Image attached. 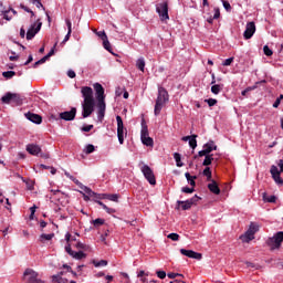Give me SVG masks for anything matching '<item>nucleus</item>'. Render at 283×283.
Instances as JSON below:
<instances>
[{
	"mask_svg": "<svg viewBox=\"0 0 283 283\" xmlns=\"http://www.w3.org/2000/svg\"><path fill=\"white\" fill-rule=\"evenodd\" d=\"M81 94L83 96L82 102V116L83 118H90L94 113V107H96V101L94 99V90L90 86H83L81 88Z\"/></svg>",
	"mask_w": 283,
	"mask_h": 283,
	"instance_id": "1",
	"label": "nucleus"
},
{
	"mask_svg": "<svg viewBox=\"0 0 283 283\" xmlns=\"http://www.w3.org/2000/svg\"><path fill=\"white\" fill-rule=\"evenodd\" d=\"M95 93H96V101H97V118L102 123L103 118H105V88L99 83H95L93 85Z\"/></svg>",
	"mask_w": 283,
	"mask_h": 283,
	"instance_id": "2",
	"label": "nucleus"
},
{
	"mask_svg": "<svg viewBox=\"0 0 283 283\" xmlns=\"http://www.w3.org/2000/svg\"><path fill=\"white\" fill-rule=\"evenodd\" d=\"M167 101H169V94L167 93V91L163 87L158 88V96L156 99V104H155V116H158L160 114V112H163V108L165 107V105L167 104Z\"/></svg>",
	"mask_w": 283,
	"mask_h": 283,
	"instance_id": "3",
	"label": "nucleus"
},
{
	"mask_svg": "<svg viewBox=\"0 0 283 283\" xmlns=\"http://www.w3.org/2000/svg\"><path fill=\"white\" fill-rule=\"evenodd\" d=\"M23 280H24V283H45V281H43L41 276H39V272L32 269H27L24 271Z\"/></svg>",
	"mask_w": 283,
	"mask_h": 283,
	"instance_id": "4",
	"label": "nucleus"
},
{
	"mask_svg": "<svg viewBox=\"0 0 283 283\" xmlns=\"http://www.w3.org/2000/svg\"><path fill=\"white\" fill-rule=\"evenodd\" d=\"M283 232H277L273 237L269 238L266 244L271 249H280L282 247Z\"/></svg>",
	"mask_w": 283,
	"mask_h": 283,
	"instance_id": "5",
	"label": "nucleus"
},
{
	"mask_svg": "<svg viewBox=\"0 0 283 283\" xmlns=\"http://www.w3.org/2000/svg\"><path fill=\"white\" fill-rule=\"evenodd\" d=\"M64 176H66V178H70V180H72V182L77 185V187H80V189H82V191H84V193H88V196H96V192H94L90 187H87V186L83 185L81 181H78V179H76L74 176L70 175V172L64 171Z\"/></svg>",
	"mask_w": 283,
	"mask_h": 283,
	"instance_id": "6",
	"label": "nucleus"
},
{
	"mask_svg": "<svg viewBox=\"0 0 283 283\" xmlns=\"http://www.w3.org/2000/svg\"><path fill=\"white\" fill-rule=\"evenodd\" d=\"M140 171L144 174L146 180H148L149 185H156V176H154V170L148 165H142Z\"/></svg>",
	"mask_w": 283,
	"mask_h": 283,
	"instance_id": "7",
	"label": "nucleus"
},
{
	"mask_svg": "<svg viewBox=\"0 0 283 283\" xmlns=\"http://www.w3.org/2000/svg\"><path fill=\"white\" fill-rule=\"evenodd\" d=\"M116 122H117V138L119 142V145H123V143H125V126L123 124V117L117 115Z\"/></svg>",
	"mask_w": 283,
	"mask_h": 283,
	"instance_id": "8",
	"label": "nucleus"
},
{
	"mask_svg": "<svg viewBox=\"0 0 283 283\" xmlns=\"http://www.w3.org/2000/svg\"><path fill=\"white\" fill-rule=\"evenodd\" d=\"M216 149H218V146H216L213 142H209L203 145V148L198 153V156H200V158H202V156H211V153L216 151Z\"/></svg>",
	"mask_w": 283,
	"mask_h": 283,
	"instance_id": "9",
	"label": "nucleus"
},
{
	"mask_svg": "<svg viewBox=\"0 0 283 283\" xmlns=\"http://www.w3.org/2000/svg\"><path fill=\"white\" fill-rule=\"evenodd\" d=\"M156 10L163 21H167L169 19V9L166 2L157 4Z\"/></svg>",
	"mask_w": 283,
	"mask_h": 283,
	"instance_id": "10",
	"label": "nucleus"
},
{
	"mask_svg": "<svg viewBox=\"0 0 283 283\" xmlns=\"http://www.w3.org/2000/svg\"><path fill=\"white\" fill-rule=\"evenodd\" d=\"M41 25H43L42 22H35L33 23L30 29L27 32V40L32 41L33 36H36L38 32L41 31Z\"/></svg>",
	"mask_w": 283,
	"mask_h": 283,
	"instance_id": "11",
	"label": "nucleus"
},
{
	"mask_svg": "<svg viewBox=\"0 0 283 283\" xmlns=\"http://www.w3.org/2000/svg\"><path fill=\"white\" fill-rule=\"evenodd\" d=\"M94 33L96 34V36H99L102 39L104 50H107V52H111L112 54V44L107 39V33H105V31H96V30H94Z\"/></svg>",
	"mask_w": 283,
	"mask_h": 283,
	"instance_id": "12",
	"label": "nucleus"
},
{
	"mask_svg": "<svg viewBox=\"0 0 283 283\" xmlns=\"http://www.w3.org/2000/svg\"><path fill=\"white\" fill-rule=\"evenodd\" d=\"M65 251H66V253H69V255H71V258H74V260H83V259L87 258V254H85L83 251H78V252L73 251L72 244H66Z\"/></svg>",
	"mask_w": 283,
	"mask_h": 283,
	"instance_id": "13",
	"label": "nucleus"
},
{
	"mask_svg": "<svg viewBox=\"0 0 283 283\" xmlns=\"http://www.w3.org/2000/svg\"><path fill=\"white\" fill-rule=\"evenodd\" d=\"M198 200H200V197L195 196L191 199H188L186 201H177V205L181 206V209L184 211H187V210L191 209V207H193V205H196V202H198Z\"/></svg>",
	"mask_w": 283,
	"mask_h": 283,
	"instance_id": "14",
	"label": "nucleus"
},
{
	"mask_svg": "<svg viewBox=\"0 0 283 283\" xmlns=\"http://www.w3.org/2000/svg\"><path fill=\"white\" fill-rule=\"evenodd\" d=\"M270 174L272 175V178L274 182H276L280 187H283V179L280 176V169H277V166H272L270 169Z\"/></svg>",
	"mask_w": 283,
	"mask_h": 283,
	"instance_id": "15",
	"label": "nucleus"
},
{
	"mask_svg": "<svg viewBox=\"0 0 283 283\" xmlns=\"http://www.w3.org/2000/svg\"><path fill=\"white\" fill-rule=\"evenodd\" d=\"M255 34V22H248L243 33L244 39L249 40Z\"/></svg>",
	"mask_w": 283,
	"mask_h": 283,
	"instance_id": "16",
	"label": "nucleus"
},
{
	"mask_svg": "<svg viewBox=\"0 0 283 283\" xmlns=\"http://www.w3.org/2000/svg\"><path fill=\"white\" fill-rule=\"evenodd\" d=\"M60 118L62 120H74V118H76V107L71 108V111L60 113Z\"/></svg>",
	"mask_w": 283,
	"mask_h": 283,
	"instance_id": "17",
	"label": "nucleus"
},
{
	"mask_svg": "<svg viewBox=\"0 0 283 283\" xmlns=\"http://www.w3.org/2000/svg\"><path fill=\"white\" fill-rule=\"evenodd\" d=\"M180 253L181 255H186V258H191L192 260H202V254L192 250L180 249Z\"/></svg>",
	"mask_w": 283,
	"mask_h": 283,
	"instance_id": "18",
	"label": "nucleus"
},
{
	"mask_svg": "<svg viewBox=\"0 0 283 283\" xmlns=\"http://www.w3.org/2000/svg\"><path fill=\"white\" fill-rule=\"evenodd\" d=\"M97 200H111L112 202L118 201V195H109V193H96L93 195Z\"/></svg>",
	"mask_w": 283,
	"mask_h": 283,
	"instance_id": "19",
	"label": "nucleus"
},
{
	"mask_svg": "<svg viewBox=\"0 0 283 283\" xmlns=\"http://www.w3.org/2000/svg\"><path fill=\"white\" fill-rule=\"evenodd\" d=\"M25 118L31 123H35V125H41V123H43V118L34 113H27Z\"/></svg>",
	"mask_w": 283,
	"mask_h": 283,
	"instance_id": "20",
	"label": "nucleus"
},
{
	"mask_svg": "<svg viewBox=\"0 0 283 283\" xmlns=\"http://www.w3.org/2000/svg\"><path fill=\"white\" fill-rule=\"evenodd\" d=\"M196 138H198V135L185 136L181 138V140L185 143L189 142V147H191V149H196L198 147V142Z\"/></svg>",
	"mask_w": 283,
	"mask_h": 283,
	"instance_id": "21",
	"label": "nucleus"
},
{
	"mask_svg": "<svg viewBox=\"0 0 283 283\" xmlns=\"http://www.w3.org/2000/svg\"><path fill=\"white\" fill-rule=\"evenodd\" d=\"M27 151L31 154V156H38L41 154V147L35 144L27 145Z\"/></svg>",
	"mask_w": 283,
	"mask_h": 283,
	"instance_id": "22",
	"label": "nucleus"
},
{
	"mask_svg": "<svg viewBox=\"0 0 283 283\" xmlns=\"http://www.w3.org/2000/svg\"><path fill=\"white\" fill-rule=\"evenodd\" d=\"M65 272L61 271L60 273L52 276V282L54 283H70L67 279H65Z\"/></svg>",
	"mask_w": 283,
	"mask_h": 283,
	"instance_id": "23",
	"label": "nucleus"
},
{
	"mask_svg": "<svg viewBox=\"0 0 283 283\" xmlns=\"http://www.w3.org/2000/svg\"><path fill=\"white\" fill-rule=\"evenodd\" d=\"M57 42L54 44V48H56ZM54 48L51 49V51L41 60H39L38 62L34 63V67L42 65V63H45V61H48V59H50V56H54Z\"/></svg>",
	"mask_w": 283,
	"mask_h": 283,
	"instance_id": "24",
	"label": "nucleus"
},
{
	"mask_svg": "<svg viewBox=\"0 0 283 283\" xmlns=\"http://www.w3.org/2000/svg\"><path fill=\"white\" fill-rule=\"evenodd\" d=\"M140 138L142 140L145 138H149V129L147 128V123L145 119H142V130H140Z\"/></svg>",
	"mask_w": 283,
	"mask_h": 283,
	"instance_id": "25",
	"label": "nucleus"
},
{
	"mask_svg": "<svg viewBox=\"0 0 283 283\" xmlns=\"http://www.w3.org/2000/svg\"><path fill=\"white\" fill-rule=\"evenodd\" d=\"M240 240L242 242H245L247 244H249V242H251V240H255V234H252V232L247 230V232L240 237Z\"/></svg>",
	"mask_w": 283,
	"mask_h": 283,
	"instance_id": "26",
	"label": "nucleus"
},
{
	"mask_svg": "<svg viewBox=\"0 0 283 283\" xmlns=\"http://www.w3.org/2000/svg\"><path fill=\"white\" fill-rule=\"evenodd\" d=\"M208 189L216 196H220V187H218L216 180L210 181V184L208 185Z\"/></svg>",
	"mask_w": 283,
	"mask_h": 283,
	"instance_id": "27",
	"label": "nucleus"
},
{
	"mask_svg": "<svg viewBox=\"0 0 283 283\" xmlns=\"http://www.w3.org/2000/svg\"><path fill=\"white\" fill-rule=\"evenodd\" d=\"M185 176H186V180H187L188 185H190L191 187H196V180L198 179V177L191 176V174H189V172H186Z\"/></svg>",
	"mask_w": 283,
	"mask_h": 283,
	"instance_id": "28",
	"label": "nucleus"
},
{
	"mask_svg": "<svg viewBox=\"0 0 283 283\" xmlns=\"http://www.w3.org/2000/svg\"><path fill=\"white\" fill-rule=\"evenodd\" d=\"M248 231L252 234L255 235L260 231V224L255 222H251Z\"/></svg>",
	"mask_w": 283,
	"mask_h": 283,
	"instance_id": "29",
	"label": "nucleus"
},
{
	"mask_svg": "<svg viewBox=\"0 0 283 283\" xmlns=\"http://www.w3.org/2000/svg\"><path fill=\"white\" fill-rule=\"evenodd\" d=\"M12 14H17V11H14V9L2 11L1 13V15L3 17V19H6V21H10V19H12Z\"/></svg>",
	"mask_w": 283,
	"mask_h": 283,
	"instance_id": "30",
	"label": "nucleus"
},
{
	"mask_svg": "<svg viewBox=\"0 0 283 283\" xmlns=\"http://www.w3.org/2000/svg\"><path fill=\"white\" fill-rule=\"evenodd\" d=\"M95 202H97L99 205V207H102L104 209V211H106V213H116V210L107 207L105 203H103L101 200H95Z\"/></svg>",
	"mask_w": 283,
	"mask_h": 283,
	"instance_id": "31",
	"label": "nucleus"
},
{
	"mask_svg": "<svg viewBox=\"0 0 283 283\" xmlns=\"http://www.w3.org/2000/svg\"><path fill=\"white\" fill-rule=\"evenodd\" d=\"M205 156V160L202 163L203 167H209V165H211V163H213V155H203Z\"/></svg>",
	"mask_w": 283,
	"mask_h": 283,
	"instance_id": "32",
	"label": "nucleus"
},
{
	"mask_svg": "<svg viewBox=\"0 0 283 283\" xmlns=\"http://www.w3.org/2000/svg\"><path fill=\"white\" fill-rule=\"evenodd\" d=\"M136 67L140 70V72H145V59L139 57L136 62Z\"/></svg>",
	"mask_w": 283,
	"mask_h": 283,
	"instance_id": "33",
	"label": "nucleus"
},
{
	"mask_svg": "<svg viewBox=\"0 0 283 283\" xmlns=\"http://www.w3.org/2000/svg\"><path fill=\"white\" fill-rule=\"evenodd\" d=\"M50 191L53 195V197H51V198H54L55 200H61V196H63V192L61 190L51 189Z\"/></svg>",
	"mask_w": 283,
	"mask_h": 283,
	"instance_id": "34",
	"label": "nucleus"
},
{
	"mask_svg": "<svg viewBox=\"0 0 283 283\" xmlns=\"http://www.w3.org/2000/svg\"><path fill=\"white\" fill-rule=\"evenodd\" d=\"M263 202H275L277 198L275 196L268 197L266 192L262 193Z\"/></svg>",
	"mask_w": 283,
	"mask_h": 283,
	"instance_id": "35",
	"label": "nucleus"
},
{
	"mask_svg": "<svg viewBox=\"0 0 283 283\" xmlns=\"http://www.w3.org/2000/svg\"><path fill=\"white\" fill-rule=\"evenodd\" d=\"M75 249H80L81 251H90V245H86L85 243L77 241L75 244Z\"/></svg>",
	"mask_w": 283,
	"mask_h": 283,
	"instance_id": "36",
	"label": "nucleus"
},
{
	"mask_svg": "<svg viewBox=\"0 0 283 283\" xmlns=\"http://www.w3.org/2000/svg\"><path fill=\"white\" fill-rule=\"evenodd\" d=\"M143 145H146V147H154V139L151 137H145L142 139Z\"/></svg>",
	"mask_w": 283,
	"mask_h": 283,
	"instance_id": "37",
	"label": "nucleus"
},
{
	"mask_svg": "<svg viewBox=\"0 0 283 283\" xmlns=\"http://www.w3.org/2000/svg\"><path fill=\"white\" fill-rule=\"evenodd\" d=\"M94 151H96V147H94L92 144L84 147V154H94Z\"/></svg>",
	"mask_w": 283,
	"mask_h": 283,
	"instance_id": "38",
	"label": "nucleus"
},
{
	"mask_svg": "<svg viewBox=\"0 0 283 283\" xmlns=\"http://www.w3.org/2000/svg\"><path fill=\"white\" fill-rule=\"evenodd\" d=\"M93 264L96 269H98L101 266H107V261L106 260H101V261L93 260Z\"/></svg>",
	"mask_w": 283,
	"mask_h": 283,
	"instance_id": "39",
	"label": "nucleus"
},
{
	"mask_svg": "<svg viewBox=\"0 0 283 283\" xmlns=\"http://www.w3.org/2000/svg\"><path fill=\"white\" fill-rule=\"evenodd\" d=\"M174 158H175V161H176L177 167H184L185 164H182V161H181L180 154L175 153V154H174Z\"/></svg>",
	"mask_w": 283,
	"mask_h": 283,
	"instance_id": "40",
	"label": "nucleus"
},
{
	"mask_svg": "<svg viewBox=\"0 0 283 283\" xmlns=\"http://www.w3.org/2000/svg\"><path fill=\"white\" fill-rule=\"evenodd\" d=\"M2 76L4 78H12V77L17 76V72H14V71H6V72L2 73Z\"/></svg>",
	"mask_w": 283,
	"mask_h": 283,
	"instance_id": "41",
	"label": "nucleus"
},
{
	"mask_svg": "<svg viewBox=\"0 0 283 283\" xmlns=\"http://www.w3.org/2000/svg\"><path fill=\"white\" fill-rule=\"evenodd\" d=\"M13 98H14V94L8 93L1 98V101L2 103H10V101H12Z\"/></svg>",
	"mask_w": 283,
	"mask_h": 283,
	"instance_id": "42",
	"label": "nucleus"
},
{
	"mask_svg": "<svg viewBox=\"0 0 283 283\" xmlns=\"http://www.w3.org/2000/svg\"><path fill=\"white\" fill-rule=\"evenodd\" d=\"M52 238H54V233L41 234V235H40L41 242H45V240H46V241H50V240H52Z\"/></svg>",
	"mask_w": 283,
	"mask_h": 283,
	"instance_id": "43",
	"label": "nucleus"
},
{
	"mask_svg": "<svg viewBox=\"0 0 283 283\" xmlns=\"http://www.w3.org/2000/svg\"><path fill=\"white\" fill-rule=\"evenodd\" d=\"M212 94H218L219 92H222V86L220 84H214L211 86Z\"/></svg>",
	"mask_w": 283,
	"mask_h": 283,
	"instance_id": "44",
	"label": "nucleus"
},
{
	"mask_svg": "<svg viewBox=\"0 0 283 283\" xmlns=\"http://www.w3.org/2000/svg\"><path fill=\"white\" fill-rule=\"evenodd\" d=\"M203 176H206L207 180L210 182L211 181V168L206 167L203 170Z\"/></svg>",
	"mask_w": 283,
	"mask_h": 283,
	"instance_id": "45",
	"label": "nucleus"
},
{
	"mask_svg": "<svg viewBox=\"0 0 283 283\" xmlns=\"http://www.w3.org/2000/svg\"><path fill=\"white\" fill-rule=\"evenodd\" d=\"M263 52L265 56H273V51L269 48V45L263 46Z\"/></svg>",
	"mask_w": 283,
	"mask_h": 283,
	"instance_id": "46",
	"label": "nucleus"
},
{
	"mask_svg": "<svg viewBox=\"0 0 283 283\" xmlns=\"http://www.w3.org/2000/svg\"><path fill=\"white\" fill-rule=\"evenodd\" d=\"M65 240H66L67 244H70V242H76V237H72V234H70V232H67L65 234Z\"/></svg>",
	"mask_w": 283,
	"mask_h": 283,
	"instance_id": "47",
	"label": "nucleus"
},
{
	"mask_svg": "<svg viewBox=\"0 0 283 283\" xmlns=\"http://www.w3.org/2000/svg\"><path fill=\"white\" fill-rule=\"evenodd\" d=\"M93 224H94V227H101V226L105 224V220H103L101 218L95 219V220H93Z\"/></svg>",
	"mask_w": 283,
	"mask_h": 283,
	"instance_id": "48",
	"label": "nucleus"
},
{
	"mask_svg": "<svg viewBox=\"0 0 283 283\" xmlns=\"http://www.w3.org/2000/svg\"><path fill=\"white\" fill-rule=\"evenodd\" d=\"M180 235L178 233H170L168 234V239L172 240L174 242H178Z\"/></svg>",
	"mask_w": 283,
	"mask_h": 283,
	"instance_id": "49",
	"label": "nucleus"
},
{
	"mask_svg": "<svg viewBox=\"0 0 283 283\" xmlns=\"http://www.w3.org/2000/svg\"><path fill=\"white\" fill-rule=\"evenodd\" d=\"M167 275H168L169 280H176V277H182V274L174 273V272L168 273Z\"/></svg>",
	"mask_w": 283,
	"mask_h": 283,
	"instance_id": "50",
	"label": "nucleus"
},
{
	"mask_svg": "<svg viewBox=\"0 0 283 283\" xmlns=\"http://www.w3.org/2000/svg\"><path fill=\"white\" fill-rule=\"evenodd\" d=\"M157 277H159V280H165L167 277V272L166 271H157Z\"/></svg>",
	"mask_w": 283,
	"mask_h": 283,
	"instance_id": "51",
	"label": "nucleus"
},
{
	"mask_svg": "<svg viewBox=\"0 0 283 283\" xmlns=\"http://www.w3.org/2000/svg\"><path fill=\"white\" fill-rule=\"evenodd\" d=\"M80 193L83 195V199L85 200V202H90V198H96V196H91L90 193H86L83 192V191H80Z\"/></svg>",
	"mask_w": 283,
	"mask_h": 283,
	"instance_id": "52",
	"label": "nucleus"
},
{
	"mask_svg": "<svg viewBox=\"0 0 283 283\" xmlns=\"http://www.w3.org/2000/svg\"><path fill=\"white\" fill-rule=\"evenodd\" d=\"M206 103L209 105V107H213V105H217L218 99L209 98V99H206Z\"/></svg>",
	"mask_w": 283,
	"mask_h": 283,
	"instance_id": "53",
	"label": "nucleus"
},
{
	"mask_svg": "<svg viewBox=\"0 0 283 283\" xmlns=\"http://www.w3.org/2000/svg\"><path fill=\"white\" fill-rule=\"evenodd\" d=\"M222 3H223L224 10H227V12H231V3H229V1H224V0H222Z\"/></svg>",
	"mask_w": 283,
	"mask_h": 283,
	"instance_id": "54",
	"label": "nucleus"
},
{
	"mask_svg": "<svg viewBox=\"0 0 283 283\" xmlns=\"http://www.w3.org/2000/svg\"><path fill=\"white\" fill-rule=\"evenodd\" d=\"M182 193H193L195 189L189 187L181 188Z\"/></svg>",
	"mask_w": 283,
	"mask_h": 283,
	"instance_id": "55",
	"label": "nucleus"
},
{
	"mask_svg": "<svg viewBox=\"0 0 283 283\" xmlns=\"http://www.w3.org/2000/svg\"><path fill=\"white\" fill-rule=\"evenodd\" d=\"M65 23H66L69 34H72V21L66 19Z\"/></svg>",
	"mask_w": 283,
	"mask_h": 283,
	"instance_id": "56",
	"label": "nucleus"
},
{
	"mask_svg": "<svg viewBox=\"0 0 283 283\" xmlns=\"http://www.w3.org/2000/svg\"><path fill=\"white\" fill-rule=\"evenodd\" d=\"M27 188L29 189V191L34 190V182L32 180H28L27 181Z\"/></svg>",
	"mask_w": 283,
	"mask_h": 283,
	"instance_id": "57",
	"label": "nucleus"
},
{
	"mask_svg": "<svg viewBox=\"0 0 283 283\" xmlns=\"http://www.w3.org/2000/svg\"><path fill=\"white\" fill-rule=\"evenodd\" d=\"M231 63H233V57H229V59L224 60L222 65L227 67V66L231 65Z\"/></svg>",
	"mask_w": 283,
	"mask_h": 283,
	"instance_id": "58",
	"label": "nucleus"
},
{
	"mask_svg": "<svg viewBox=\"0 0 283 283\" xmlns=\"http://www.w3.org/2000/svg\"><path fill=\"white\" fill-rule=\"evenodd\" d=\"M67 77L69 78H76V73L74 71H72V70H69L67 71Z\"/></svg>",
	"mask_w": 283,
	"mask_h": 283,
	"instance_id": "59",
	"label": "nucleus"
},
{
	"mask_svg": "<svg viewBox=\"0 0 283 283\" xmlns=\"http://www.w3.org/2000/svg\"><path fill=\"white\" fill-rule=\"evenodd\" d=\"M94 129V125H87L82 128V132H92Z\"/></svg>",
	"mask_w": 283,
	"mask_h": 283,
	"instance_id": "60",
	"label": "nucleus"
},
{
	"mask_svg": "<svg viewBox=\"0 0 283 283\" xmlns=\"http://www.w3.org/2000/svg\"><path fill=\"white\" fill-rule=\"evenodd\" d=\"M33 6L38 7V8H43V3H41L40 0H32Z\"/></svg>",
	"mask_w": 283,
	"mask_h": 283,
	"instance_id": "61",
	"label": "nucleus"
},
{
	"mask_svg": "<svg viewBox=\"0 0 283 283\" xmlns=\"http://www.w3.org/2000/svg\"><path fill=\"white\" fill-rule=\"evenodd\" d=\"M251 90H255V86H253V87H248V88H245L244 91H242V96H247V93L248 92H251Z\"/></svg>",
	"mask_w": 283,
	"mask_h": 283,
	"instance_id": "62",
	"label": "nucleus"
},
{
	"mask_svg": "<svg viewBox=\"0 0 283 283\" xmlns=\"http://www.w3.org/2000/svg\"><path fill=\"white\" fill-rule=\"evenodd\" d=\"M213 19H220V9H214Z\"/></svg>",
	"mask_w": 283,
	"mask_h": 283,
	"instance_id": "63",
	"label": "nucleus"
},
{
	"mask_svg": "<svg viewBox=\"0 0 283 283\" xmlns=\"http://www.w3.org/2000/svg\"><path fill=\"white\" fill-rule=\"evenodd\" d=\"M277 165L280 167V174H283V159L279 160Z\"/></svg>",
	"mask_w": 283,
	"mask_h": 283,
	"instance_id": "64",
	"label": "nucleus"
}]
</instances>
